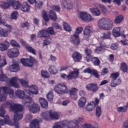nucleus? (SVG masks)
Masks as SVG:
<instances>
[{
	"label": "nucleus",
	"mask_w": 128,
	"mask_h": 128,
	"mask_svg": "<svg viewBox=\"0 0 128 128\" xmlns=\"http://www.w3.org/2000/svg\"><path fill=\"white\" fill-rule=\"evenodd\" d=\"M4 108H10L9 110L10 112H14V126L16 128H20L18 120H22L24 118V106L20 104H14L12 100L8 101L5 104L2 105L0 108V116L4 117V114H6V110Z\"/></svg>",
	"instance_id": "1"
},
{
	"label": "nucleus",
	"mask_w": 128,
	"mask_h": 128,
	"mask_svg": "<svg viewBox=\"0 0 128 128\" xmlns=\"http://www.w3.org/2000/svg\"><path fill=\"white\" fill-rule=\"evenodd\" d=\"M18 80L23 88H29L28 80V79H18V77H12L10 80L9 84L11 86L19 88L20 84L18 82Z\"/></svg>",
	"instance_id": "2"
},
{
	"label": "nucleus",
	"mask_w": 128,
	"mask_h": 128,
	"mask_svg": "<svg viewBox=\"0 0 128 128\" xmlns=\"http://www.w3.org/2000/svg\"><path fill=\"white\" fill-rule=\"evenodd\" d=\"M98 26L101 30H110L112 28V21L108 18H102L98 21Z\"/></svg>",
	"instance_id": "3"
},
{
	"label": "nucleus",
	"mask_w": 128,
	"mask_h": 128,
	"mask_svg": "<svg viewBox=\"0 0 128 128\" xmlns=\"http://www.w3.org/2000/svg\"><path fill=\"white\" fill-rule=\"evenodd\" d=\"M2 89L4 92L3 94L0 96V102H4V100H6L8 94L10 98H14L16 97L14 92V90L12 89L4 86H2Z\"/></svg>",
	"instance_id": "4"
},
{
	"label": "nucleus",
	"mask_w": 128,
	"mask_h": 128,
	"mask_svg": "<svg viewBox=\"0 0 128 128\" xmlns=\"http://www.w3.org/2000/svg\"><path fill=\"white\" fill-rule=\"evenodd\" d=\"M30 90L25 89L24 92H26L28 96H26L27 100H32V98L34 97V94H38V88L36 85H31L29 86Z\"/></svg>",
	"instance_id": "5"
},
{
	"label": "nucleus",
	"mask_w": 128,
	"mask_h": 128,
	"mask_svg": "<svg viewBox=\"0 0 128 128\" xmlns=\"http://www.w3.org/2000/svg\"><path fill=\"white\" fill-rule=\"evenodd\" d=\"M80 74V70L78 68H74L72 71H70L68 74L64 73L61 74L60 76L62 78H66L68 80H76L78 78Z\"/></svg>",
	"instance_id": "6"
},
{
	"label": "nucleus",
	"mask_w": 128,
	"mask_h": 128,
	"mask_svg": "<svg viewBox=\"0 0 128 128\" xmlns=\"http://www.w3.org/2000/svg\"><path fill=\"white\" fill-rule=\"evenodd\" d=\"M26 104H28V110L30 112H32V114H36L40 112V106H38L36 103L34 102L32 98H31L30 101H27Z\"/></svg>",
	"instance_id": "7"
},
{
	"label": "nucleus",
	"mask_w": 128,
	"mask_h": 128,
	"mask_svg": "<svg viewBox=\"0 0 128 128\" xmlns=\"http://www.w3.org/2000/svg\"><path fill=\"white\" fill-rule=\"evenodd\" d=\"M120 76V73H112L110 74V78H112L110 86L112 88H116L118 86L119 84H120L122 82V80L118 78Z\"/></svg>",
	"instance_id": "8"
},
{
	"label": "nucleus",
	"mask_w": 128,
	"mask_h": 128,
	"mask_svg": "<svg viewBox=\"0 0 128 128\" xmlns=\"http://www.w3.org/2000/svg\"><path fill=\"white\" fill-rule=\"evenodd\" d=\"M16 96L18 98H20L21 100H23L22 102L23 104H26L27 102H30L31 100H28V98H26V96H28V94L26 92L20 90H18L15 92Z\"/></svg>",
	"instance_id": "9"
},
{
	"label": "nucleus",
	"mask_w": 128,
	"mask_h": 128,
	"mask_svg": "<svg viewBox=\"0 0 128 128\" xmlns=\"http://www.w3.org/2000/svg\"><path fill=\"white\" fill-rule=\"evenodd\" d=\"M54 90L60 94H64L68 92V88L62 83L58 84L54 88Z\"/></svg>",
	"instance_id": "10"
},
{
	"label": "nucleus",
	"mask_w": 128,
	"mask_h": 128,
	"mask_svg": "<svg viewBox=\"0 0 128 128\" xmlns=\"http://www.w3.org/2000/svg\"><path fill=\"white\" fill-rule=\"evenodd\" d=\"M80 18L82 22H90L92 20H94V18L88 12H81L80 14Z\"/></svg>",
	"instance_id": "11"
},
{
	"label": "nucleus",
	"mask_w": 128,
	"mask_h": 128,
	"mask_svg": "<svg viewBox=\"0 0 128 128\" xmlns=\"http://www.w3.org/2000/svg\"><path fill=\"white\" fill-rule=\"evenodd\" d=\"M34 62H36V59L32 56H30L28 58H22L21 60L22 64L25 66H33Z\"/></svg>",
	"instance_id": "12"
},
{
	"label": "nucleus",
	"mask_w": 128,
	"mask_h": 128,
	"mask_svg": "<svg viewBox=\"0 0 128 128\" xmlns=\"http://www.w3.org/2000/svg\"><path fill=\"white\" fill-rule=\"evenodd\" d=\"M92 27L90 26H87L85 28L84 30V38L88 40L90 38V36H92Z\"/></svg>",
	"instance_id": "13"
},
{
	"label": "nucleus",
	"mask_w": 128,
	"mask_h": 128,
	"mask_svg": "<svg viewBox=\"0 0 128 128\" xmlns=\"http://www.w3.org/2000/svg\"><path fill=\"white\" fill-rule=\"evenodd\" d=\"M10 26H6L8 28L7 30L0 28V36H4V38H6L8 36V32H12V26L9 25Z\"/></svg>",
	"instance_id": "14"
},
{
	"label": "nucleus",
	"mask_w": 128,
	"mask_h": 128,
	"mask_svg": "<svg viewBox=\"0 0 128 128\" xmlns=\"http://www.w3.org/2000/svg\"><path fill=\"white\" fill-rule=\"evenodd\" d=\"M18 54H20V52H18V50L16 48L10 49L8 52V56L12 58H16L18 56Z\"/></svg>",
	"instance_id": "15"
},
{
	"label": "nucleus",
	"mask_w": 128,
	"mask_h": 128,
	"mask_svg": "<svg viewBox=\"0 0 128 128\" xmlns=\"http://www.w3.org/2000/svg\"><path fill=\"white\" fill-rule=\"evenodd\" d=\"M20 42L25 46L26 50L28 52H31L32 54L36 55V50L34 49L32 46H30L28 44H26V41L24 40L21 39L20 40Z\"/></svg>",
	"instance_id": "16"
},
{
	"label": "nucleus",
	"mask_w": 128,
	"mask_h": 128,
	"mask_svg": "<svg viewBox=\"0 0 128 128\" xmlns=\"http://www.w3.org/2000/svg\"><path fill=\"white\" fill-rule=\"evenodd\" d=\"M42 122V120L40 118H37L34 120H32L30 123V128H40V123Z\"/></svg>",
	"instance_id": "17"
},
{
	"label": "nucleus",
	"mask_w": 128,
	"mask_h": 128,
	"mask_svg": "<svg viewBox=\"0 0 128 128\" xmlns=\"http://www.w3.org/2000/svg\"><path fill=\"white\" fill-rule=\"evenodd\" d=\"M8 124L9 126H14V123H12L10 120V116H6L4 117V120H0V126H4V124Z\"/></svg>",
	"instance_id": "18"
},
{
	"label": "nucleus",
	"mask_w": 128,
	"mask_h": 128,
	"mask_svg": "<svg viewBox=\"0 0 128 128\" xmlns=\"http://www.w3.org/2000/svg\"><path fill=\"white\" fill-rule=\"evenodd\" d=\"M70 42L74 44V46H78V44H80V36L74 34L70 37Z\"/></svg>",
	"instance_id": "19"
},
{
	"label": "nucleus",
	"mask_w": 128,
	"mask_h": 128,
	"mask_svg": "<svg viewBox=\"0 0 128 128\" xmlns=\"http://www.w3.org/2000/svg\"><path fill=\"white\" fill-rule=\"evenodd\" d=\"M86 88L88 90H91L93 92H96L98 90V86L96 84L91 83L86 86Z\"/></svg>",
	"instance_id": "20"
},
{
	"label": "nucleus",
	"mask_w": 128,
	"mask_h": 128,
	"mask_svg": "<svg viewBox=\"0 0 128 128\" xmlns=\"http://www.w3.org/2000/svg\"><path fill=\"white\" fill-rule=\"evenodd\" d=\"M62 6L68 10H71L73 8L72 3L70 0H62Z\"/></svg>",
	"instance_id": "21"
},
{
	"label": "nucleus",
	"mask_w": 128,
	"mask_h": 128,
	"mask_svg": "<svg viewBox=\"0 0 128 128\" xmlns=\"http://www.w3.org/2000/svg\"><path fill=\"white\" fill-rule=\"evenodd\" d=\"M30 10V6L26 2H24L21 5L20 10L23 12H28Z\"/></svg>",
	"instance_id": "22"
},
{
	"label": "nucleus",
	"mask_w": 128,
	"mask_h": 128,
	"mask_svg": "<svg viewBox=\"0 0 128 128\" xmlns=\"http://www.w3.org/2000/svg\"><path fill=\"white\" fill-rule=\"evenodd\" d=\"M84 120V118L83 117H79L77 120H72L71 122V124H73V127L71 128H76V126H78L79 122H82Z\"/></svg>",
	"instance_id": "23"
},
{
	"label": "nucleus",
	"mask_w": 128,
	"mask_h": 128,
	"mask_svg": "<svg viewBox=\"0 0 128 128\" xmlns=\"http://www.w3.org/2000/svg\"><path fill=\"white\" fill-rule=\"evenodd\" d=\"M95 108L96 104H94V101H92L87 104V105L85 107V108L86 110H88V112H92V110H94Z\"/></svg>",
	"instance_id": "24"
},
{
	"label": "nucleus",
	"mask_w": 128,
	"mask_h": 128,
	"mask_svg": "<svg viewBox=\"0 0 128 128\" xmlns=\"http://www.w3.org/2000/svg\"><path fill=\"white\" fill-rule=\"evenodd\" d=\"M48 72L51 74H56L58 72V70L56 65H50L48 68Z\"/></svg>",
	"instance_id": "25"
},
{
	"label": "nucleus",
	"mask_w": 128,
	"mask_h": 128,
	"mask_svg": "<svg viewBox=\"0 0 128 128\" xmlns=\"http://www.w3.org/2000/svg\"><path fill=\"white\" fill-rule=\"evenodd\" d=\"M41 118L44 120H50V111H46L42 112L40 114Z\"/></svg>",
	"instance_id": "26"
},
{
	"label": "nucleus",
	"mask_w": 128,
	"mask_h": 128,
	"mask_svg": "<svg viewBox=\"0 0 128 128\" xmlns=\"http://www.w3.org/2000/svg\"><path fill=\"white\" fill-rule=\"evenodd\" d=\"M112 36L114 38H118L120 36V28L116 27L114 28L112 31Z\"/></svg>",
	"instance_id": "27"
},
{
	"label": "nucleus",
	"mask_w": 128,
	"mask_h": 128,
	"mask_svg": "<svg viewBox=\"0 0 128 128\" xmlns=\"http://www.w3.org/2000/svg\"><path fill=\"white\" fill-rule=\"evenodd\" d=\"M76 92H78V89L76 88H72L70 90L69 94L72 100H76L78 98Z\"/></svg>",
	"instance_id": "28"
},
{
	"label": "nucleus",
	"mask_w": 128,
	"mask_h": 128,
	"mask_svg": "<svg viewBox=\"0 0 128 128\" xmlns=\"http://www.w3.org/2000/svg\"><path fill=\"white\" fill-rule=\"evenodd\" d=\"M20 66L16 64H14L9 66V70L12 72H16L20 70Z\"/></svg>",
	"instance_id": "29"
},
{
	"label": "nucleus",
	"mask_w": 128,
	"mask_h": 128,
	"mask_svg": "<svg viewBox=\"0 0 128 128\" xmlns=\"http://www.w3.org/2000/svg\"><path fill=\"white\" fill-rule=\"evenodd\" d=\"M90 12L95 16H100V10L98 8H90Z\"/></svg>",
	"instance_id": "30"
},
{
	"label": "nucleus",
	"mask_w": 128,
	"mask_h": 128,
	"mask_svg": "<svg viewBox=\"0 0 128 128\" xmlns=\"http://www.w3.org/2000/svg\"><path fill=\"white\" fill-rule=\"evenodd\" d=\"M82 56L78 52H74L72 54V58L74 62H80Z\"/></svg>",
	"instance_id": "31"
},
{
	"label": "nucleus",
	"mask_w": 128,
	"mask_h": 128,
	"mask_svg": "<svg viewBox=\"0 0 128 128\" xmlns=\"http://www.w3.org/2000/svg\"><path fill=\"white\" fill-rule=\"evenodd\" d=\"M10 46V42L8 41H5L0 43V50H8V48Z\"/></svg>",
	"instance_id": "32"
},
{
	"label": "nucleus",
	"mask_w": 128,
	"mask_h": 128,
	"mask_svg": "<svg viewBox=\"0 0 128 128\" xmlns=\"http://www.w3.org/2000/svg\"><path fill=\"white\" fill-rule=\"evenodd\" d=\"M39 102H40L42 108H48V101L46 99H44V98H39Z\"/></svg>",
	"instance_id": "33"
},
{
	"label": "nucleus",
	"mask_w": 128,
	"mask_h": 128,
	"mask_svg": "<svg viewBox=\"0 0 128 128\" xmlns=\"http://www.w3.org/2000/svg\"><path fill=\"white\" fill-rule=\"evenodd\" d=\"M12 7L14 10H20L22 8V2L18 0H15V2H14Z\"/></svg>",
	"instance_id": "34"
},
{
	"label": "nucleus",
	"mask_w": 128,
	"mask_h": 128,
	"mask_svg": "<svg viewBox=\"0 0 128 128\" xmlns=\"http://www.w3.org/2000/svg\"><path fill=\"white\" fill-rule=\"evenodd\" d=\"M50 120H58L60 118V116H58V114L56 112L50 111Z\"/></svg>",
	"instance_id": "35"
},
{
	"label": "nucleus",
	"mask_w": 128,
	"mask_h": 128,
	"mask_svg": "<svg viewBox=\"0 0 128 128\" xmlns=\"http://www.w3.org/2000/svg\"><path fill=\"white\" fill-rule=\"evenodd\" d=\"M86 102V99L85 98H81L78 100V104L80 108H82Z\"/></svg>",
	"instance_id": "36"
},
{
	"label": "nucleus",
	"mask_w": 128,
	"mask_h": 128,
	"mask_svg": "<svg viewBox=\"0 0 128 128\" xmlns=\"http://www.w3.org/2000/svg\"><path fill=\"white\" fill-rule=\"evenodd\" d=\"M20 16V14L18 11H13L10 14V18L11 20H18V17Z\"/></svg>",
	"instance_id": "37"
},
{
	"label": "nucleus",
	"mask_w": 128,
	"mask_h": 128,
	"mask_svg": "<svg viewBox=\"0 0 128 128\" xmlns=\"http://www.w3.org/2000/svg\"><path fill=\"white\" fill-rule=\"evenodd\" d=\"M48 16L52 20H56L58 19V17H56V14L52 11V10H50L49 12Z\"/></svg>",
	"instance_id": "38"
},
{
	"label": "nucleus",
	"mask_w": 128,
	"mask_h": 128,
	"mask_svg": "<svg viewBox=\"0 0 128 128\" xmlns=\"http://www.w3.org/2000/svg\"><path fill=\"white\" fill-rule=\"evenodd\" d=\"M124 16L122 15H119L117 16L114 19V22L115 24H120L124 20Z\"/></svg>",
	"instance_id": "39"
},
{
	"label": "nucleus",
	"mask_w": 128,
	"mask_h": 128,
	"mask_svg": "<svg viewBox=\"0 0 128 128\" xmlns=\"http://www.w3.org/2000/svg\"><path fill=\"white\" fill-rule=\"evenodd\" d=\"M112 36V34L110 32H106L105 33H103L102 34L101 38L103 39H110V36Z\"/></svg>",
	"instance_id": "40"
},
{
	"label": "nucleus",
	"mask_w": 128,
	"mask_h": 128,
	"mask_svg": "<svg viewBox=\"0 0 128 128\" xmlns=\"http://www.w3.org/2000/svg\"><path fill=\"white\" fill-rule=\"evenodd\" d=\"M38 38H46L48 36L46 30H42L40 31L38 34Z\"/></svg>",
	"instance_id": "41"
},
{
	"label": "nucleus",
	"mask_w": 128,
	"mask_h": 128,
	"mask_svg": "<svg viewBox=\"0 0 128 128\" xmlns=\"http://www.w3.org/2000/svg\"><path fill=\"white\" fill-rule=\"evenodd\" d=\"M84 128H98V124H96V126H92L90 123H86L83 124Z\"/></svg>",
	"instance_id": "42"
},
{
	"label": "nucleus",
	"mask_w": 128,
	"mask_h": 128,
	"mask_svg": "<svg viewBox=\"0 0 128 128\" xmlns=\"http://www.w3.org/2000/svg\"><path fill=\"white\" fill-rule=\"evenodd\" d=\"M82 30H84V28H82V26L78 27L77 28H76L75 32L74 34L80 36V34L82 32Z\"/></svg>",
	"instance_id": "43"
},
{
	"label": "nucleus",
	"mask_w": 128,
	"mask_h": 128,
	"mask_svg": "<svg viewBox=\"0 0 128 128\" xmlns=\"http://www.w3.org/2000/svg\"><path fill=\"white\" fill-rule=\"evenodd\" d=\"M64 30L66 32H72V27L67 22L64 23Z\"/></svg>",
	"instance_id": "44"
},
{
	"label": "nucleus",
	"mask_w": 128,
	"mask_h": 128,
	"mask_svg": "<svg viewBox=\"0 0 128 128\" xmlns=\"http://www.w3.org/2000/svg\"><path fill=\"white\" fill-rule=\"evenodd\" d=\"M0 6L4 10H6V8H10L8 2L4 1H2L0 2Z\"/></svg>",
	"instance_id": "45"
},
{
	"label": "nucleus",
	"mask_w": 128,
	"mask_h": 128,
	"mask_svg": "<svg viewBox=\"0 0 128 128\" xmlns=\"http://www.w3.org/2000/svg\"><path fill=\"white\" fill-rule=\"evenodd\" d=\"M120 70L123 72H127L128 70V65L124 62L121 64Z\"/></svg>",
	"instance_id": "46"
},
{
	"label": "nucleus",
	"mask_w": 128,
	"mask_h": 128,
	"mask_svg": "<svg viewBox=\"0 0 128 128\" xmlns=\"http://www.w3.org/2000/svg\"><path fill=\"white\" fill-rule=\"evenodd\" d=\"M47 32V36H48V34L54 35L56 34V32L54 30V28L52 27L48 28L46 30Z\"/></svg>",
	"instance_id": "47"
},
{
	"label": "nucleus",
	"mask_w": 128,
	"mask_h": 128,
	"mask_svg": "<svg viewBox=\"0 0 128 128\" xmlns=\"http://www.w3.org/2000/svg\"><path fill=\"white\" fill-rule=\"evenodd\" d=\"M46 96L48 100H50L52 102V100H54V93L52 92H49L46 95Z\"/></svg>",
	"instance_id": "48"
},
{
	"label": "nucleus",
	"mask_w": 128,
	"mask_h": 128,
	"mask_svg": "<svg viewBox=\"0 0 128 128\" xmlns=\"http://www.w3.org/2000/svg\"><path fill=\"white\" fill-rule=\"evenodd\" d=\"M8 80V77L4 75L2 73V71L0 72V80L1 82H6Z\"/></svg>",
	"instance_id": "49"
},
{
	"label": "nucleus",
	"mask_w": 128,
	"mask_h": 128,
	"mask_svg": "<svg viewBox=\"0 0 128 128\" xmlns=\"http://www.w3.org/2000/svg\"><path fill=\"white\" fill-rule=\"evenodd\" d=\"M42 16L45 22H48L50 20V18L48 16V14L45 10H43L42 12Z\"/></svg>",
	"instance_id": "50"
},
{
	"label": "nucleus",
	"mask_w": 128,
	"mask_h": 128,
	"mask_svg": "<svg viewBox=\"0 0 128 128\" xmlns=\"http://www.w3.org/2000/svg\"><path fill=\"white\" fill-rule=\"evenodd\" d=\"M92 60L93 62V64L94 66H100V60L98 58L96 57H94L92 59Z\"/></svg>",
	"instance_id": "51"
},
{
	"label": "nucleus",
	"mask_w": 128,
	"mask_h": 128,
	"mask_svg": "<svg viewBox=\"0 0 128 128\" xmlns=\"http://www.w3.org/2000/svg\"><path fill=\"white\" fill-rule=\"evenodd\" d=\"M99 8L101 10V11L102 12V14H106L108 10H106V6L102 4H99Z\"/></svg>",
	"instance_id": "52"
},
{
	"label": "nucleus",
	"mask_w": 128,
	"mask_h": 128,
	"mask_svg": "<svg viewBox=\"0 0 128 128\" xmlns=\"http://www.w3.org/2000/svg\"><path fill=\"white\" fill-rule=\"evenodd\" d=\"M41 76H42V78H50V74H48V71L46 70L42 71Z\"/></svg>",
	"instance_id": "53"
},
{
	"label": "nucleus",
	"mask_w": 128,
	"mask_h": 128,
	"mask_svg": "<svg viewBox=\"0 0 128 128\" xmlns=\"http://www.w3.org/2000/svg\"><path fill=\"white\" fill-rule=\"evenodd\" d=\"M42 6V1H37L35 4L34 8L36 10H40V7Z\"/></svg>",
	"instance_id": "54"
},
{
	"label": "nucleus",
	"mask_w": 128,
	"mask_h": 128,
	"mask_svg": "<svg viewBox=\"0 0 128 128\" xmlns=\"http://www.w3.org/2000/svg\"><path fill=\"white\" fill-rule=\"evenodd\" d=\"M10 44L12 46H16V48H20V44L18 43V42H16V40H12L10 41Z\"/></svg>",
	"instance_id": "55"
},
{
	"label": "nucleus",
	"mask_w": 128,
	"mask_h": 128,
	"mask_svg": "<svg viewBox=\"0 0 128 128\" xmlns=\"http://www.w3.org/2000/svg\"><path fill=\"white\" fill-rule=\"evenodd\" d=\"M69 68H70V66L63 65L60 68L59 71L60 72H64V70H69Z\"/></svg>",
	"instance_id": "56"
},
{
	"label": "nucleus",
	"mask_w": 128,
	"mask_h": 128,
	"mask_svg": "<svg viewBox=\"0 0 128 128\" xmlns=\"http://www.w3.org/2000/svg\"><path fill=\"white\" fill-rule=\"evenodd\" d=\"M117 110L118 112H124L126 110V106H120L117 108Z\"/></svg>",
	"instance_id": "57"
},
{
	"label": "nucleus",
	"mask_w": 128,
	"mask_h": 128,
	"mask_svg": "<svg viewBox=\"0 0 128 128\" xmlns=\"http://www.w3.org/2000/svg\"><path fill=\"white\" fill-rule=\"evenodd\" d=\"M96 116H102V108L100 106L96 108Z\"/></svg>",
	"instance_id": "58"
},
{
	"label": "nucleus",
	"mask_w": 128,
	"mask_h": 128,
	"mask_svg": "<svg viewBox=\"0 0 128 128\" xmlns=\"http://www.w3.org/2000/svg\"><path fill=\"white\" fill-rule=\"evenodd\" d=\"M91 74H93V76H94L95 78H98L100 77V74H98V72L96 70H92Z\"/></svg>",
	"instance_id": "59"
},
{
	"label": "nucleus",
	"mask_w": 128,
	"mask_h": 128,
	"mask_svg": "<svg viewBox=\"0 0 128 128\" xmlns=\"http://www.w3.org/2000/svg\"><path fill=\"white\" fill-rule=\"evenodd\" d=\"M52 128H62V123L60 122H55Z\"/></svg>",
	"instance_id": "60"
},
{
	"label": "nucleus",
	"mask_w": 128,
	"mask_h": 128,
	"mask_svg": "<svg viewBox=\"0 0 128 128\" xmlns=\"http://www.w3.org/2000/svg\"><path fill=\"white\" fill-rule=\"evenodd\" d=\"M32 118V115L30 114H27L25 117V120L26 122H30Z\"/></svg>",
	"instance_id": "61"
},
{
	"label": "nucleus",
	"mask_w": 128,
	"mask_h": 128,
	"mask_svg": "<svg viewBox=\"0 0 128 128\" xmlns=\"http://www.w3.org/2000/svg\"><path fill=\"white\" fill-rule=\"evenodd\" d=\"M1 24H3V26H10V24L6 23V22H4V20H2V16H0V26H1Z\"/></svg>",
	"instance_id": "62"
},
{
	"label": "nucleus",
	"mask_w": 128,
	"mask_h": 128,
	"mask_svg": "<svg viewBox=\"0 0 128 128\" xmlns=\"http://www.w3.org/2000/svg\"><path fill=\"white\" fill-rule=\"evenodd\" d=\"M6 2L8 4V6H9V7H10V6H14V4L16 0H6Z\"/></svg>",
	"instance_id": "63"
},
{
	"label": "nucleus",
	"mask_w": 128,
	"mask_h": 128,
	"mask_svg": "<svg viewBox=\"0 0 128 128\" xmlns=\"http://www.w3.org/2000/svg\"><path fill=\"white\" fill-rule=\"evenodd\" d=\"M50 42H52L50 38L46 39L44 41V46H48V44H50Z\"/></svg>",
	"instance_id": "64"
}]
</instances>
